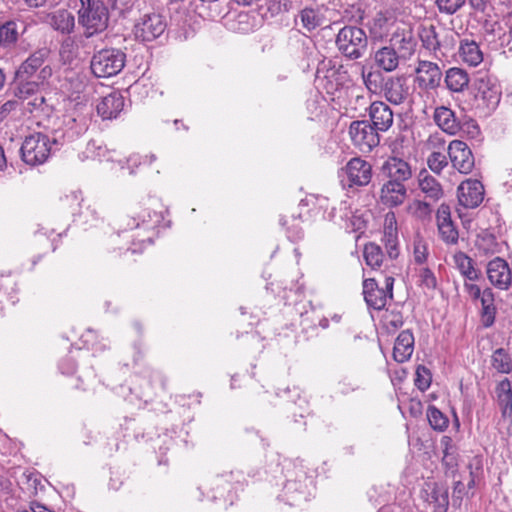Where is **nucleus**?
Here are the masks:
<instances>
[{
    "mask_svg": "<svg viewBox=\"0 0 512 512\" xmlns=\"http://www.w3.org/2000/svg\"><path fill=\"white\" fill-rule=\"evenodd\" d=\"M419 278H420V285L424 288H427L429 290H434L437 286V279L432 272L427 267H423L419 270Z\"/></svg>",
    "mask_w": 512,
    "mask_h": 512,
    "instance_id": "4d7b16f0",
    "label": "nucleus"
},
{
    "mask_svg": "<svg viewBox=\"0 0 512 512\" xmlns=\"http://www.w3.org/2000/svg\"><path fill=\"white\" fill-rule=\"evenodd\" d=\"M386 249L390 259H395L398 256L397 240L391 233L385 235Z\"/></svg>",
    "mask_w": 512,
    "mask_h": 512,
    "instance_id": "0e129e2a",
    "label": "nucleus"
},
{
    "mask_svg": "<svg viewBox=\"0 0 512 512\" xmlns=\"http://www.w3.org/2000/svg\"><path fill=\"white\" fill-rule=\"evenodd\" d=\"M276 395L286 399V401L298 404L301 410H303L304 406L307 405V401L300 397V391L296 387H294L293 390L287 388L286 390H283L281 393H276Z\"/></svg>",
    "mask_w": 512,
    "mask_h": 512,
    "instance_id": "6e6d98bb",
    "label": "nucleus"
},
{
    "mask_svg": "<svg viewBox=\"0 0 512 512\" xmlns=\"http://www.w3.org/2000/svg\"><path fill=\"white\" fill-rule=\"evenodd\" d=\"M453 258L455 266L461 275L469 281L478 280L480 272L474 267L473 260L469 256L464 252H457Z\"/></svg>",
    "mask_w": 512,
    "mask_h": 512,
    "instance_id": "f704fd0d",
    "label": "nucleus"
},
{
    "mask_svg": "<svg viewBox=\"0 0 512 512\" xmlns=\"http://www.w3.org/2000/svg\"><path fill=\"white\" fill-rule=\"evenodd\" d=\"M124 108V97L118 91H113L103 97L97 104V113L103 120H111L118 117Z\"/></svg>",
    "mask_w": 512,
    "mask_h": 512,
    "instance_id": "5701e85b",
    "label": "nucleus"
},
{
    "mask_svg": "<svg viewBox=\"0 0 512 512\" xmlns=\"http://www.w3.org/2000/svg\"><path fill=\"white\" fill-rule=\"evenodd\" d=\"M126 63V54L118 48H105L94 53L90 62L92 73L97 78H110L119 74Z\"/></svg>",
    "mask_w": 512,
    "mask_h": 512,
    "instance_id": "39448f33",
    "label": "nucleus"
},
{
    "mask_svg": "<svg viewBox=\"0 0 512 512\" xmlns=\"http://www.w3.org/2000/svg\"><path fill=\"white\" fill-rule=\"evenodd\" d=\"M267 480L282 487L277 498L289 506L300 507L314 496V476L299 458H285L277 463L272 478Z\"/></svg>",
    "mask_w": 512,
    "mask_h": 512,
    "instance_id": "f03ea898",
    "label": "nucleus"
},
{
    "mask_svg": "<svg viewBox=\"0 0 512 512\" xmlns=\"http://www.w3.org/2000/svg\"><path fill=\"white\" fill-rule=\"evenodd\" d=\"M370 124L378 132L388 131L394 121V113L384 101H374L368 107Z\"/></svg>",
    "mask_w": 512,
    "mask_h": 512,
    "instance_id": "dca6fc26",
    "label": "nucleus"
},
{
    "mask_svg": "<svg viewBox=\"0 0 512 512\" xmlns=\"http://www.w3.org/2000/svg\"><path fill=\"white\" fill-rule=\"evenodd\" d=\"M443 79L442 71L437 63L419 60L415 68L414 82L423 91H432L440 87Z\"/></svg>",
    "mask_w": 512,
    "mask_h": 512,
    "instance_id": "ddd939ff",
    "label": "nucleus"
},
{
    "mask_svg": "<svg viewBox=\"0 0 512 512\" xmlns=\"http://www.w3.org/2000/svg\"><path fill=\"white\" fill-rule=\"evenodd\" d=\"M418 34L422 42V46L426 50L432 53H436L438 50H440L442 40L441 34L437 31L436 26L433 24L422 25Z\"/></svg>",
    "mask_w": 512,
    "mask_h": 512,
    "instance_id": "473e14b6",
    "label": "nucleus"
},
{
    "mask_svg": "<svg viewBox=\"0 0 512 512\" xmlns=\"http://www.w3.org/2000/svg\"><path fill=\"white\" fill-rule=\"evenodd\" d=\"M363 256L366 264L372 269L381 267L384 260V254L381 247L373 242H369L364 246Z\"/></svg>",
    "mask_w": 512,
    "mask_h": 512,
    "instance_id": "58836bf2",
    "label": "nucleus"
},
{
    "mask_svg": "<svg viewBox=\"0 0 512 512\" xmlns=\"http://www.w3.org/2000/svg\"><path fill=\"white\" fill-rule=\"evenodd\" d=\"M45 97L41 94L34 95L33 97L25 100V111L29 113H34L36 111L43 110V106L45 105Z\"/></svg>",
    "mask_w": 512,
    "mask_h": 512,
    "instance_id": "13d9d810",
    "label": "nucleus"
},
{
    "mask_svg": "<svg viewBox=\"0 0 512 512\" xmlns=\"http://www.w3.org/2000/svg\"><path fill=\"white\" fill-rule=\"evenodd\" d=\"M414 351V335L411 330H403L396 338L393 348V358L398 363L408 361Z\"/></svg>",
    "mask_w": 512,
    "mask_h": 512,
    "instance_id": "a878e982",
    "label": "nucleus"
},
{
    "mask_svg": "<svg viewBox=\"0 0 512 512\" xmlns=\"http://www.w3.org/2000/svg\"><path fill=\"white\" fill-rule=\"evenodd\" d=\"M381 95L393 105H403L410 98V86L403 76L386 77Z\"/></svg>",
    "mask_w": 512,
    "mask_h": 512,
    "instance_id": "4468645a",
    "label": "nucleus"
},
{
    "mask_svg": "<svg viewBox=\"0 0 512 512\" xmlns=\"http://www.w3.org/2000/svg\"><path fill=\"white\" fill-rule=\"evenodd\" d=\"M133 384V387L128 388L130 394L147 403L158 390H165L166 379L160 371L147 367L140 375L134 376Z\"/></svg>",
    "mask_w": 512,
    "mask_h": 512,
    "instance_id": "0eeeda50",
    "label": "nucleus"
},
{
    "mask_svg": "<svg viewBox=\"0 0 512 512\" xmlns=\"http://www.w3.org/2000/svg\"><path fill=\"white\" fill-rule=\"evenodd\" d=\"M497 400L504 418L512 415V390L508 379L501 381L497 387Z\"/></svg>",
    "mask_w": 512,
    "mask_h": 512,
    "instance_id": "72a5a7b5",
    "label": "nucleus"
},
{
    "mask_svg": "<svg viewBox=\"0 0 512 512\" xmlns=\"http://www.w3.org/2000/svg\"><path fill=\"white\" fill-rule=\"evenodd\" d=\"M80 341L84 348L94 352L103 351L108 346L107 340H99L97 332L92 329H88L85 333H83L80 337Z\"/></svg>",
    "mask_w": 512,
    "mask_h": 512,
    "instance_id": "a19ab883",
    "label": "nucleus"
},
{
    "mask_svg": "<svg viewBox=\"0 0 512 512\" xmlns=\"http://www.w3.org/2000/svg\"><path fill=\"white\" fill-rule=\"evenodd\" d=\"M379 132L375 130L369 121H353L349 127V134L355 146L361 151L370 152L380 142Z\"/></svg>",
    "mask_w": 512,
    "mask_h": 512,
    "instance_id": "f8f14e48",
    "label": "nucleus"
},
{
    "mask_svg": "<svg viewBox=\"0 0 512 512\" xmlns=\"http://www.w3.org/2000/svg\"><path fill=\"white\" fill-rule=\"evenodd\" d=\"M394 278L392 276L384 277V286L379 287L378 281L374 278H368L363 281L364 300L369 308L382 310L387 301L393 298Z\"/></svg>",
    "mask_w": 512,
    "mask_h": 512,
    "instance_id": "1a4fd4ad",
    "label": "nucleus"
},
{
    "mask_svg": "<svg viewBox=\"0 0 512 512\" xmlns=\"http://www.w3.org/2000/svg\"><path fill=\"white\" fill-rule=\"evenodd\" d=\"M415 215L420 218H425L429 216L432 212L431 205L424 201H415Z\"/></svg>",
    "mask_w": 512,
    "mask_h": 512,
    "instance_id": "69168bd1",
    "label": "nucleus"
},
{
    "mask_svg": "<svg viewBox=\"0 0 512 512\" xmlns=\"http://www.w3.org/2000/svg\"><path fill=\"white\" fill-rule=\"evenodd\" d=\"M436 221H437V226L438 225H449V224L453 223L452 218H451V209H450L449 205L442 203L439 206V208L436 212Z\"/></svg>",
    "mask_w": 512,
    "mask_h": 512,
    "instance_id": "052dcab7",
    "label": "nucleus"
},
{
    "mask_svg": "<svg viewBox=\"0 0 512 512\" xmlns=\"http://www.w3.org/2000/svg\"><path fill=\"white\" fill-rule=\"evenodd\" d=\"M426 417L430 427L437 432H444L449 425L448 417L434 405H429Z\"/></svg>",
    "mask_w": 512,
    "mask_h": 512,
    "instance_id": "4c0bfd02",
    "label": "nucleus"
},
{
    "mask_svg": "<svg viewBox=\"0 0 512 512\" xmlns=\"http://www.w3.org/2000/svg\"><path fill=\"white\" fill-rule=\"evenodd\" d=\"M382 172L387 177V181L393 183L406 184L412 177L410 165L397 157L387 159L382 166Z\"/></svg>",
    "mask_w": 512,
    "mask_h": 512,
    "instance_id": "6ab92c4d",
    "label": "nucleus"
},
{
    "mask_svg": "<svg viewBox=\"0 0 512 512\" xmlns=\"http://www.w3.org/2000/svg\"><path fill=\"white\" fill-rule=\"evenodd\" d=\"M438 231L441 239L447 244H456L459 234L454 223L449 225H438Z\"/></svg>",
    "mask_w": 512,
    "mask_h": 512,
    "instance_id": "864d4df0",
    "label": "nucleus"
},
{
    "mask_svg": "<svg viewBox=\"0 0 512 512\" xmlns=\"http://www.w3.org/2000/svg\"><path fill=\"white\" fill-rule=\"evenodd\" d=\"M452 165L462 174L470 173L475 166V158L470 147L461 140H453L448 146Z\"/></svg>",
    "mask_w": 512,
    "mask_h": 512,
    "instance_id": "2eb2a0df",
    "label": "nucleus"
},
{
    "mask_svg": "<svg viewBox=\"0 0 512 512\" xmlns=\"http://www.w3.org/2000/svg\"><path fill=\"white\" fill-rule=\"evenodd\" d=\"M16 288L15 283L10 278L0 279V303L5 301L15 304L18 299L15 297Z\"/></svg>",
    "mask_w": 512,
    "mask_h": 512,
    "instance_id": "a18cd8bd",
    "label": "nucleus"
},
{
    "mask_svg": "<svg viewBox=\"0 0 512 512\" xmlns=\"http://www.w3.org/2000/svg\"><path fill=\"white\" fill-rule=\"evenodd\" d=\"M459 56L469 66H477L483 61V53L478 43L470 39L461 40Z\"/></svg>",
    "mask_w": 512,
    "mask_h": 512,
    "instance_id": "7c9ffc66",
    "label": "nucleus"
},
{
    "mask_svg": "<svg viewBox=\"0 0 512 512\" xmlns=\"http://www.w3.org/2000/svg\"><path fill=\"white\" fill-rule=\"evenodd\" d=\"M433 120L443 132L449 135H456L460 132L462 127V122L456 116L455 112L446 106L435 108Z\"/></svg>",
    "mask_w": 512,
    "mask_h": 512,
    "instance_id": "4be33fe9",
    "label": "nucleus"
},
{
    "mask_svg": "<svg viewBox=\"0 0 512 512\" xmlns=\"http://www.w3.org/2000/svg\"><path fill=\"white\" fill-rule=\"evenodd\" d=\"M336 46L345 57L356 60L365 54L368 38L362 28L346 25L339 30L336 36Z\"/></svg>",
    "mask_w": 512,
    "mask_h": 512,
    "instance_id": "423d86ee",
    "label": "nucleus"
},
{
    "mask_svg": "<svg viewBox=\"0 0 512 512\" xmlns=\"http://www.w3.org/2000/svg\"><path fill=\"white\" fill-rule=\"evenodd\" d=\"M374 61L376 65L385 72H392L396 70L402 57L391 47L389 44L379 48L374 54Z\"/></svg>",
    "mask_w": 512,
    "mask_h": 512,
    "instance_id": "c756f323",
    "label": "nucleus"
},
{
    "mask_svg": "<svg viewBox=\"0 0 512 512\" xmlns=\"http://www.w3.org/2000/svg\"><path fill=\"white\" fill-rule=\"evenodd\" d=\"M241 473L226 472L210 478L204 485L198 487L196 496L198 501H203L204 490L207 498L215 503H222L225 507L233 505L237 499V492L242 488Z\"/></svg>",
    "mask_w": 512,
    "mask_h": 512,
    "instance_id": "7ed1b4c3",
    "label": "nucleus"
},
{
    "mask_svg": "<svg viewBox=\"0 0 512 512\" xmlns=\"http://www.w3.org/2000/svg\"><path fill=\"white\" fill-rule=\"evenodd\" d=\"M413 256L417 264H424L428 257V247L425 241L417 238L413 242Z\"/></svg>",
    "mask_w": 512,
    "mask_h": 512,
    "instance_id": "5fc2aeb1",
    "label": "nucleus"
},
{
    "mask_svg": "<svg viewBox=\"0 0 512 512\" xmlns=\"http://www.w3.org/2000/svg\"><path fill=\"white\" fill-rule=\"evenodd\" d=\"M478 250L483 251L485 254H494L499 251V244L492 234H484L476 240Z\"/></svg>",
    "mask_w": 512,
    "mask_h": 512,
    "instance_id": "09e8293b",
    "label": "nucleus"
},
{
    "mask_svg": "<svg viewBox=\"0 0 512 512\" xmlns=\"http://www.w3.org/2000/svg\"><path fill=\"white\" fill-rule=\"evenodd\" d=\"M75 221L87 225L89 227L97 226L100 221L99 213L96 207L86 206L85 209L81 210Z\"/></svg>",
    "mask_w": 512,
    "mask_h": 512,
    "instance_id": "de8ad7c7",
    "label": "nucleus"
},
{
    "mask_svg": "<svg viewBox=\"0 0 512 512\" xmlns=\"http://www.w3.org/2000/svg\"><path fill=\"white\" fill-rule=\"evenodd\" d=\"M475 100L478 106H483L489 111L495 110L501 98V90L496 80L483 74L475 78L473 82Z\"/></svg>",
    "mask_w": 512,
    "mask_h": 512,
    "instance_id": "9b49d317",
    "label": "nucleus"
},
{
    "mask_svg": "<svg viewBox=\"0 0 512 512\" xmlns=\"http://www.w3.org/2000/svg\"><path fill=\"white\" fill-rule=\"evenodd\" d=\"M188 435L187 431H184V428H172L171 431H166L163 435H158L156 438L155 448L158 447L161 454H165L171 446L174 444L176 446H188V440L186 437H182V434Z\"/></svg>",
    "mask_w": 512,
    "mask_h": 512,
    "instance_id": "cd10ccee",
    "label": "nucleus"
},
{
    "mask_svg": "<svg viewBox=\"0 0 512 512\" xmlns=\"http://www.w3.org/2000/svg\"><path fill=\"white\" fill-rule=\"evenodd\" d=\"M91 113L90 107L82 105L56 118L47 133L26 136L20 148L23 162L30 166L41 165L53 150L81 137L89 128Z\"/></svg>",
    "mask_w": 512,
    "mask_h": 512,
    "instance_id": "f257e3e1",
    "label": "nucleus"
},
{
    "mask_svg": "<svg viewBox=\"0 0 512 512\" xmlns=\"http://www.w3.org/2000/svg\"><path fill=\"white\" fill-rule=\"evenodd\" d=\"M15 89L14 95L20 100H28L34 95H38L39 81L35 79H22L14 77Z\"/></svg>",
    "mask_w": 512,
    "mask_h": 512,
    "instance_id": "c9c22d12",
    "label": "nucleus"
},
{
    "mask_svg": "<svg viewBox=\"0 0 512 512\" xmlns=\"http://www.w3.org/2000/svg\"><path fill=\"white\" fill-rule=\"evenodd\" d=\"M407 195L406 184L386 181L381 188L380 199L385 206L392 208L404 203Z\"/></svg>",
    "mask_w": 512,
    "mask_h": 512,
    "instance_id": "b1692460",
    "label": "nucleus"
},
{
    "mask_svg": "<svg viewBox=\"0 0 512 512\" xmlns=\"http://www.w3.org/2000/svg\"><path fill=\"white\" fill-rule=\"evenodd\" d=\"M48 55L46 49L32 53L16 70L15 77L22 79H35L38 70L43 66Z\"/></svg>",
    "mask_w": 512,
    "mask_h": 512,
    "instance_id": "393cba45",
    "label": "nucleus"
},
{
    "mask_svg": "<svg viewBox=\"0 0 512 512\" xmlns=\"http://www.w3.org/2000/svg\"><path fill=\"white\" fill-rule=\"evenodd\" d=\"M167 22L159 13H145L136 20L133 27L135 39L141 42H150L159 38L166 30Z\"/></svg>",
    "mask_w": 512,
    "mask_h": 512,
    "instance_id": "9d476101",
    "label": "nucleus"
},
{
    "mask_svg": "<svg viewBox=\"0 0 512 512\" xmlns=\"http://www.w3.org/2000/svg\"><path fill=\"white\" fill-rule=\"evenodd\" d=\"M444 83L451 93H462L468 88L470 77L464 69L451 67L445 72Z\"/></svg>",
    "mask_w": 512,
    "mask_h": 512,
    "instance_id": "c85d7f7f",
    "label": "nucleus"
},
{
    "mask_svg": "<svg viewBox=\"0 0 512 512\" xmlns=\"http://www.w3.org/2000/svg\"><path fill=\"white\" fill-rule=\"evenodd\" d=\"M47 23L56 31L69 35L75 28L74 15L65 9H59L47 16Z\"/></svg>",
    "mask_w": 512,
    "mask_h": 512,
    "instance_id": "bb28decb",
    "label": "nucleus"
},
{
    "mask_svg": "<svg viewBox=\"0 0 512 512\" xmlns=\"http://www.w3.org/2000/svg\"><path fill=\"white\" fill-rule=\"evenodd\" d=\"M302 26L307 31H312L321 25L322 18L318 11L312 8H305L299 13Z\"/></svg>",
    "mask_w": 512,
    "mask_h": 512,
    "instance_id": "c03bdc74",
    "label": "nucleus"
},
{
    "mask_svg": "<svg viewBox=\"0 0 512 512\" xmlns=\"http://www.w3.org/2000/svg\"><path fill=\"white\" fill-rule=\"evenodd\" d=\"M107 149L102 145L98 144L95 140H91L87 143L84 154L87 158L93 159H105L107 161H113L112 156H106Z\"/></svg>",
    "mask_w": 512,
    "mask_h": 512,
    "instance_id": "8fccbe9b",
    "label": "nucleus"
},
{
    "mask_svg": "<svg viewBox=\"0 0 512 512\" xmlns=\"http://www.w3.org/2000/svg\"><path fill=\"white\" fill-rule=\"evenodd\" d=\"M389 45L402 57L403 61H406L414 54L416 41L411 30L397 29L391 35Z\"/></svg>",
    "mask_w": 512,
    "mask_h": 512,
    "instance_id": "412c9836",
    "label": "nucleus"
},
{
    "mask_svg": "<svg viewBox=\"0 0 512 512\" xmlns=\"http://www.w3.org/2000/svg\"><path fill=\"white\" fill-rule=\"evenodd\" d=\"M466 0H436V6L440 13L453 15L459 11L465 4Z\"/></svg>",
    "mask_w": 512,
    "mask_h": 512,
    "instance_id": "603ef678",
    "label": "nucleus"
},
{
    "mask_svg": "<svg viewBox=\"0 0 512 512\" xmlns=\"http://www.w3.org/2000/svg\"><path fill=\"white\" fill-rule=\"evenodd\" d=\"M361 76L363 83L369 92L373 94H381L386 77H384L379 70L366 71L363 66Z\"/></svg>",
    "mask_w": 512,
    "mask_h": 512,
    "instance_id": "e433bc0d",
    "label": "nucleus"
},
{
    "mask_svg": "<svg viewBox=\"0 0 512 512\" xmlns=\"http://www.w3.org/2000/svg\"><path fill=\"white\" fill-rule=\"evenodd\" d=\"M79 22L85 29V36L91 37L106 30L111 6L101 0H81Z\"/></svg>",
    "mask_w": 512,
    "mask_h": 512,
    "instance_id": "20e7f679",
    "label": "nucleus"
},
{
    "mask_svg": "<svg viewBox=\"0 0 512 512\" xmlns=\"http://www.w3.org/2000/svg\"><path fill=\"white\" fill-rule=\"evenodd\" d=\"M481 305H482V311H481L482 323L485 327H490L494 324V321H495L496 308H495L494 304H481Z\"/></svg>",
    "mask_w": 512,
    "mask_h": 512,
    "instance_id": "bf43d9fd",
    "label": "nucleus"
},
{
    "mask_svg": "<svg viewBox=\"0 0 512 512\" xmlns=\"http://www.w3.org/2000/svg\"><path fill=\"white\" fill-rule=\"evenodd\" d=\"M418 182L420 190L427 198L437 201L443 196V190L440 183L426 170L420 172Z\"/></svg>",
    "mask_w": 512,
    "mask_h": 512,
    "instance_id": "2f4dec72",
    "label": "nucleus"
},
{
    "mask_svg": "<svg viewBox=\"0 0 512 512\" xmlns=\"http://www.w3.org/2000/svg\"><path fill=\"white\" fill-rule=\"evenodd\" d=\"M492 366L499 373L508 374L512 371V359L504 348H498L492 355Z\"/></svg>",
    "mask_w": 512,
    "mask_h": 512,
    "instance_id": "ea45409f",
    "label": "nucleus"
},
{
    "mask_svg": "<svg viewBox=\"0 0 512 512\" xmlns=\"http://www.w3.org/2000/svg\"><path fill=\"white\" fill-rule=\"evenodd\" d=\"M484 199V187L478 180H466L458 187V201L465 208H476Z\"/></svg>",
    "mask_w": 512,
    "mask_h": 512,
    "instance_id": "f3484780",
    "label": "nucleus"
},
{
    "mask_svg": "<svg viewBox=\"0 0 512 512\" xmlns=\"http://www.w3.org/2000/svg\"><path fill=\"white\" fill-rule=\"evenodd\" d=\"M153 216L155 217V220L152 224L149 223L152 220V214L150 211L144 212V214L139 216L138 219L135 217L128 218L127 227L125 230L134 228L143 229L145 231L149 230L159 222V216L156 212H153Z\"/></svg>",
    "mask_w": 512,
    "mask_h": 512,
    "instance_id": "79ce46f5",
    "label": "nucleus"
},
{
    "mask_svg": "<svg viewBox=\"0 0 512 512\" xmlns=\"http://www.w3.org/2000/svg\"><path fill=\"white\" fill-rule=\"evenodd\" d=\"M404 321L403 317L400 313L392 312L390 315L386 316V325L387 327H392L393 329H398L402 327Z\"/></svg>",
    "mask_w": 512,
    "mask_h": 512,
    "instance_id": "338daca9",
    "label": "nucleus"
},
{
    "mask_svg": "<svg viewBox=\"0 0 512 512\" xmlns=\"http://www.w3.org/2000/svg\"><path fill=\"white\" fill-rule=\"evenodd\" d=\"M156 160L154 154L141 156L139 154H131L124 162L119 161L122 169H128L130 174H134L135 169L142 164H152Z\"/></svg>",
    "mask_w": 512,
    "mask_h": 512,
    "instance_id": "37998d69",
    "label": "nucleus"
},
{
    "mask_svg": "<svg viewBox=\"0 0 512 512\" xmlns=\"http://www.w3.org/2000/svg\"><path fill=\"white\" fill-rule=\"evenodd\" d=\"M427 164L430 170L436 174H440L448 165L447 157L441 152H432L427 158Z\"/></svg>",
    "mask_w": 512,
    "mask_h": 512,
    "instance_id": "3c124183",
    "label": "nucleus"
},
{
    "mask_svg": "<svg viewBox=\"0 0 512 512\" xmlns=\"http://www.w3.org/2000/svg\"><path fill=\"white\" fill-rule=\"evenodd\" d=\"M28 24L21 17L5 20L0 23V46L3 48L13 47L20 35L27 30Z\"/></svg>",
    "mask_w": 512,
    "mask_h": 512,
    "instance_id": "a211bd4d",
    "label": "nucleus"
},
{
    "mask_svg": "<svg viewBox=\"0 0 512 512\" xmlns=\"http://www.w3.org/2000/svg\"><path fill=\"white\" fill-rule=\"evenodd\" d=\"M460 131L465 133L470 139H478L481 134L479 125L473 119H469L465 122H462V127Z\"/></svg>",
    "mask_w": 512,
    "mask_h": 512,
    "instance_id": "680f3d73",
    "label": "nucleus"
},
{
    "mask_svg": "<svg viewBox=\"0 0 512 512\" xmlns=\"http://www.w3.org/2000/svg\"><path fill=\"white\" fill-rule=\"evenodd\" d=\"M59 370L62 374L71 375L76 370V361L72 356L64 357L59 363Z\"/></svg>",
    "mask_w": 512,
    "mask_h": 512,
    "instance_id": "e2e57ef3",
    "label": "nucleus"
},
{
    "mask_svg": "<svg viewBox=\"0 0 512 512\" xmlns=\"http://www.w3.org/2000/svg\"><path fill=\"white\" fill-rule=\"evenodd\" d=\"M338 178L343 189H357L366 186L372 178V166L367 161L355 157L339 170Z\"/></svg>",
    "mask_w": 512,
    "mask_h": 512,
    "instance_id": "6e6552de",
    "label": "nucleus"
},
{
    "mask_svg": "<svg viewBox=\"0 0 512 512\" xmlns=\"http://www.w3.org/2000/svg\"><path fill=\"white\" fill-rule=\"evenodd\" d=\"M487 276L492 285L502 290L508 289L512 281L508 263L499 257L488 263Z\"/></svg>",
    "mask_w": 512,
    "mask_h": 512,
    "instance_id": "aec40b11",
    "label": "nucleus"
},
{
    "mask_svg": "<svg viewBox=\"0 0 512 512\" xmlns=\"http://www.w3.org/2000/svg\"><path fill=\"white\" fill-rule=\"evenodd\" d=\"M52 76V68L49 65L41 66V68L38 70L35 80L39 81V85L43 84L47 79H49Z\"/></svg>",
    "mask_w": 512,
    "mask_h": 512,
    "instance_id": "774afa93",
    "label": "nucleus"
},
{
    "mask_svg": "<svg viewBox=\"0 0 512 512\" xmlns=\"http://www.w3.org/2000/svg\"><path fill=\"white\" fill-rule=\"evenodd\" d=\"M432 381V374L430 370L424 365H418L415 372L414 383L415 386L422 392L426 391Z\"/></svg>",
    "mask_w": 512,
    "mask_h": 512,
    "instance_id": "49530a36",
    "label": "nucleus"
}]
</instances>
